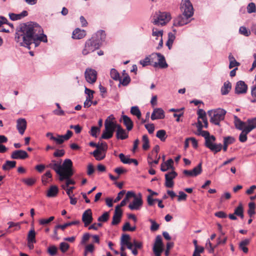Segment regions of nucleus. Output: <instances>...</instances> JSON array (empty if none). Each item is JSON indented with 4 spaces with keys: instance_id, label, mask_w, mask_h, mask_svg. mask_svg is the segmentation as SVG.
I'll list each match as a JSON object with an SVG mask.
<instances>
[{
    "instance_id": "f257e3e1",
    "label": "nucleus",
    "mask_w": 256,
    "mask_h": 256,
    "mask_svg": "<svg viewBox=\"0 0 256 256\" xmlns=\"http://www.w3.org/2000/svg\"><path fill=\"white\" fill-rule=\"evenodd\" d=\"M15 40L20 46L29 49L32 43L37 46L40 42H46L48 41L46 36L43 34L42 27L32 22L23 24L20 26V30L16 34Z\"/></svg>"
},
{
    "instance_id": "f03ea898",
    "label": "nucleus",
    "mask_w": 256,
    "mask_h": 256,
    "mask_svg": "<svg viewBox=\"0 0 256 256\" xmlns=\"http://www.w3.org/2000/svg\"><path fill=\"white\" fill-rule=\"evenodd\" d=\"M106 36L104 31H98L90 39L86 40L82 54L86 56L99 48L102 42L104 40Z\"/></svg>"
},
{
    "instance_id": "7ed1b4c3",
    "label": "nucleus",
    "mask_w": 256,
    "mask_h": 256,
    "mask_svg": "<svg viewBox=\"0 0 256 256\" xmlns=\"http://www.w3.org/2000/svg\"><path fill=\"white\" fill-rule=\"evenodd\" d=\"M114 118L112 115L109 116L104 122V130L103 131L101 138L108 140L112 138L116 130L117 124L113 122Z\"/></svg>"
},
{
    "instance_id": "20e7f679",
    "label": "nucleus",
    "mask_w": 256,
    "mask_h": 256,
    "mask_svg": "<svg viewBox=\"0 0 256 256\" xmlns=\"http://www.w3.org/2000/svg\"><path fill=\"white\" fill-rule=\"evenodd\" d=\"M73 174L72 162L70 159H66L61 165L59 180L63 181L64 178H70Z\"/></svg>"
},
{
    "instance_id": "39448f33",
    "label": "nucleus",
    "mask_w": 256,
    "mask_h": 256,
    "mask_svg": "<svg viewBox=\"0 0 256 256\" xmlns=\"http://www.w3.org/2000/svg\"><path fill=\"white\" fill-rule=\"evenodd\" d=\"M226 113V110L220 108L210 110L209 116L210 118V122L220 126V122L224 120Z\"/></svg>"
},
{
    "instance_id": "423d86ee",
    "label": "nucleus",
    "mask_w": 256,
    "mask_h": 256,
    "mask_svg": "<svg viewBox=\"0 0 256 256\" xmlns=\"http://www.w3.org/2000/svg\"><path fill=\"white\" fill-rule=\"evenodd\" d=\"M171 19V16L168 12H156L153 16L152 22L155 25L164 26Z\"/></svg>"
},
{
    "instance_id": "0eeeda50",
    "label": "nucleus",
    "mask_w": 256,
    "mask_h": 256,
    "mask_svg": "<svg viewBox=\"0 0 256 256\" xmlns=\"http://www.w3.org/2000/svg\"><path fill=\"white\" fill-rule=\"evenodd\" d=\"M72 136V132L71 130H68L66 134L64 135L56 134V137L53 136V134L50 132L46 134V136L52 140L56 142V144H61L65 140H68Z\"/></svg>"
},
{
    "instance_id": "6e6552de",
    "label": "nucleus",
    "mask_w": 256,
    "mask_h": 256,
    "mask_svg": "<svg viewBox=\"0 0 256 256\" xmlns=\"http://www.w3.org/2000/svg\"><path fill=\"white\" fill-rule=\"evenodd\" d=\"M182 12L188 16H192L194 14L193 6L190 0H182L180 4Z\"/></svg>"
},
{
    "instance_id": "1a4fd4ad",
    "label": "nucleus",
    "mask_w": 256,
    "mask_h": 256,
    "mask_svg": "<svg viewBox=\"0 0 256 256\" xmlns=\"http://www.w3.org/2000/svg\"><path fill=\"white\" fill-rule=\"evenodd\" d=\"M190 17L182 13V14H179L174 18L173 24L175 26H183L190 22Z\"/></svg>"
},
{
    "instance_id": "9d476101",
    "label": "nucleus",
    "mask_w": 256,
    "mask_h": 256,
    "mask_svg": "<svg viewBox=\"0 0 256 256\" xmlns=\"http://www.w3.org/2000/svg\"><path fill=\"white\" fill-rule=\"evenodd\" d=\"M85 78L86 80L90 83L94 84L97 78V72L93 69L87 68L85 72Z\"/></svg>"
},
{
    "instance_id": "9b49d317",
    "label": "nucleus",
    "mask_w": 256,
    "mask_h": 256,
    "mask_svg": "<svg viewBox=\"0 0 256 256\" xmlns=\"http://www.w3.org/2000/svg\"><path fill=\"white\" fill-rule=\"evenodd\" d=\"M82 220L86 227L89 226L92 222L93 218L91 209H87L84 212L82 215Z\"/></svg>"
},
{
    "instance_id": "f8f14e48",
    "label": "nucleus",
    "mask_w": 256,
    "mask_h": 256,
    "mask_svg": "<svg viewBox=\"0 0 256 256\" xmlns=\"http://www.w3.org/2000/svg\"><path fill=\"white\" fill-rule=\"evenodd\" d=\"M178 176L177 173L172 170L170 172H168L165 174L166 182L165 186L166 188H172L174 186V182L173 179H174Z\"/></svg>"
},
{
    "instance_id": "ddd939ff",
    "label": "nucleus",
    "mask_w": 256,
    "mask_h": 256,
    "mask_svg": "<svg viewBox=\"0 0 256 256\" xmlns=\"http://www.w3.org/2000/svg\"><path fill=\"white\" fill-rule=\"evenodd\" d=\"M116 137L118 140H126L128 137V132L118 124L116 130Z\"/></svg>"
},
{
    "instance_id": "4468645a",
    "label": "nucleus",
    "mask_w": 256,
    "mask_h": 256,
    "mask_svg": "<svg viewBox=\"0 0 256 256\" xmlns=\"http://www.w3.org/2000/svg\"><path fill=\"white\" fill-rule=\"evenodd\" d=\"M202 164L200 163L196 166L192 170H185L183 171V174L188 177H194L202 172Z\"/></svg>"
},
{
    "instance_id": "2eb2a0df",
    "label": "nucleus",
    "mask_w": 256,
    "mask_h": 256,
    "mask_svg": "<svg viewBox=\"0 0 256 256\" xmlns=\"http://www.w3.org/2000/svg\"><path fill=\"white\" fill-rule=\"evenodd\" d=\"M142 203V194H139L138 196L134 197L133 202L128 205V208L131 210H138L140 209Z\"/></svg>"
},
{
    "instance_id": "dca6fc26",
    "label": "nucleus",
    "mask_w": 256,
    "mask_h": 256,
    "mask_svg": "<svg viewBox=\"0 0 256 256\" xmlns=\"http://www.w3.org/2000/svg\"><path fill=\"white\" fill-rule=\"evenodd\" d=\"M153 251L154 254H161L162 252V236H157L153 247Z\"/></svg>"
},
{
    "instance_id": "f3484780",
    "label": "nucleus",
    "mask_w": 256,
    "mask_h": 256,
    "mask_svg": "<svg viewBox=\"0 0 256 256\" xmlns=\"http://www.w3.org/2000/svg\"><path fill=\"white\" fill-rule=\"evenodd\" d=\"M196 126L198 130L196 134L198 136H202L204 138V145L206 148H208V132L202 130L203 128H204V124H203L199 122L198 124H196Z\"/></svg>"
},
{
    "instance_id": "a211bd4d",
    "label": "nucleus",
    "mask_w": 256,
    "mask_h": 256,
    "mask_svg": "<svg viewBox=\"0 0 256 256\" xmlns=\"http://www.w3.org/2000/svg\"><path fill=\"white\" fill-rule=\"evenodd\" d=\"M248 86L246 83L242 80L238 82L235 88V92L236 94H243L246 92Z\"/></svg>"
},
{
    "instance_id": "6ab92c4d",
    "label": "nucleus",
    "mask_w": 256,
    "mask_h": 256,
    "mask_svg": "<svg viewBox=\"0 0 256 256\" xmlns=\"http://www.w3.org/2000/svg\"><path fill=\"white\" fill-rule=\"evenodd\" d=\"M122 215V210H119L118 207H116L114 216H112V225L115 226L118 224L120 222L121 218Z\"/></svg>"
},
{
    "instance_id": "aec40b11",
    "label": "nucleus",
    "mask_w": 256,
    "mask_h": 256,
    "mask_svg": "<svg viewBox=\"0 0 256 256\" xmlns=\"http://www.w3.org/2000/svg\"><path fill=\"white\" fill-rule=\"evenodd\" d=\"M165 117L164 112L161 108H155L151 115V119L154 120L158 119H163Z\"/></svg>"
},
{
    "instance_id": "412c9836",
    "label": "nucleus",
    "mask_w": 256,
    "mask_h": 256,
    "mask_svg": "<svg viewBox=\"0 0 256 256\" xmlns=\"http://www.w3.org/2000/svg\"><path fill=\"white\" fill-rule=\"evenodd\" d=\"M197 114L198 115L197 124H198L199 122L202 124V123H204V128H206L208 126V123L205 111L202 109H198L197 112Z\"/></svg>"
},
{
    "instance_id": "4be33fe9",
    "label": "nucleus",
    "mask_w": 256,
    "mask_h": 256,
    "mask_svg": "<svg viewBox=\"0 0 256 256\" xmlns=\"http://www.w3.org/2000/svg\"><path fill=\"white\" fill-rule=\"evenodd\" d=\"M28 157V153L23 150H16L13 152L11 154L12 159H25Z\"/></svg>"
},
{
    "instance_id": "5701e85b",
    "label": "nucleus",
    "mask_w": 256,
    "mask_h": 256,
    "mask_svg": "<svg viewBox=\"0 0 256 256\" xmlns=\"http://www.w3.org/2000/svg\"><path fill=\"white\" fill-rule=\"evenodd\" d=\"M157 60L158 62H154L153 64L154 67L159 66V67L162 68H164L168 67V64L166 62L164 56L160 53L158 54Z\"/></svg>"
},
{
    "instance_id": "b1692460",
    "label": "nucleus",
    "mask_w": 256,
    "mask_h": 256,
    "mask_svg": "<svg viewBox=\"0 0 256 256\" xmlns=\"http://www.w3.org/2000/svg\"><path fill=\"white\" fill-rule=\"evenodd\" d=\"M16 128L19 133L22 135L26 128V121L24 118H18L16 121Z\"/></svg>"
},
{
    "instance_id": "393cba45",
    "label": "nucleus",
    "mask_w": 256,
    "mask_h": 256,
    "mask_svg": "<svg viewBox=\"0 0 256 256\" xmlns=\"http://www.w3.org/2000/svg\"><path fill=\"white\" fill-rule=\"evenodd\" d=\"M86 36V32L84 30H80L79 28H76L72 34V38L74 39L79 40L82 38Z\"/></svg>"
},
{
    "instance_id": "a878e982",
    "label": "nucleus",
    "mask_w": 256,
    "mask_h": 256,
    "mask_svg": "<svg viewBox=\"0 0 256 256\" xmlns=\"http://www.w3.org/2000/svg\"><path fill=\"white\" fill-rule=\"evenodd\" d=\"M124 124L126 126L128 132L131 130L134 126V124L132 120L128 116L123 115L122 116Z\"/></svg>"
},
{
    "instance_id": "bb28decb",
    "label": "nucleus",
    "mask_w": 256,
    "mask_h": 256,
    "mask_svg": "<svg viewBox=\"0 0 256 256\" xmlns=\"http://www.w3.org/2000/svg\"><path fill=\"white\" fill-rule=\"evenodd\" d=\"M48 167L54 170L59 176L60 174L61 164L60 162H58L55 160H52L51 162L47 166Z\"/></svg>"
},
{
    "instance_id": "cd10ccee",
    "label": "nucleus",
    "mask_w": 256,
    "mask_h": 256,
    "mask_svg": "<svg viewBox=\"0 0 256 256\" xmlns=\"http://www.w3.org/2000/svg\"><path fill=\"white\" fill-rule=\"evenodd\" d=\"M222 146V144H216L210 142V138L209 137V149L214 153H216L221 150Z\"/></svg>"
},
{
    "instance_id": "c85d7f7f",
    "label": "nucleus",
    "mask_w": 256,
    "mask_h": 256,
    "mask_svg": "<svg viewBox=\"0 0 256 256\" xmlns=\"http://www.w3.org/2000/svg\"><path fill=\"white\" fill-rule=\"evenodd\" d=\"M58 188L56 186H52L48 190L46 196L49 198L55 197L58 194Z\"/></svg>"
},
{
    "instance_id": "c756f323",
    "label": "nucleus",
    "mask_w": 256,
    "mask_h": 256,
    "mask_svg": "<svg viewBox=\"0 0 256 256\" xmlns=\"http://www.w3.org/2000/svg\"><path fill=\"white\" fill-rule=\"evenodd\" d=\"M232 88V84L229 81L224 82V86L221 88V93L222 95L228 94Z\"/></svg>"
},
{
    "instance_id": "7c9ffc66",
    "label": "nucleus",
    "mask_w": 256,
    "mask_h": 256,
    "mask_svg": "<svg viewBox=\"0 0 256 256\" xmlns=\"http://www.w3.org/2000/svg\"><path fill=\"white\" fill-rule=\"evenodd\" d=\"M234 123L236 128L240 130H242L245 126L246 123L242 122L237 116H234Z\"/></svg>"
},
{
    "instance_id": "2f4dec72",
    "label": "nucleus",
    "mask_w": 256,
    "mask_h": 256,
    "mask_svg": "<svg viewBox=\"0 0 256 256\" xmlns=\"http://www.w3.org/2000/svg\"><path fill=\"white\" fill-rule=\"evenodd\" d=\"M16 161L6 160L5 164L2 166V168L4 170H8L16 167Z\"/></svg>"
},
{
    "instance_id": "473e14b6",
    "label": "nucleus",
    "mask_w": 256,
    "mask_h": 256,
    "mask_svg": "<svg viewBox=\"0 0 256 256\" xmlns=\"http://www.w3.org/2000/svg\"><path fill=\"white\" fill-rule=\"evenodd\" d=\"M234 213L236 216H240L241 218H244V208L242 203H240L238 206L236 208Z\"/></svg>"
},
{
    "instance_id": "72a5a7b5",
    "label": "nucleus",
    "mask_w": 256,
    "mask_h": 256,
    "mask_svg": "<svg viewBox=\"0 0 256 256\" xmlns=\"http://www.w3.org/2000/svg\"><path fill=\"white\" fill-rule=\"evenodd\" d=\"M21 181L27 186H31L36 184V180L34 178H22Z\"/></svg>"
},
{
    "instance_id": "f704fd0d",
    "label": "nucleus",
    "mask_w": 256,
    "mask_h": 256,
    "mask_svg": "<svg viewBox=\"0 0 256 256\" xmlns=\"http://www.w3.org/2000/svg\"><path fill=\"white\" fill-rule=\"evenodd\" d=\"M92 154L97 160H101L106 156L105 154H103L102 152L99 150H94L92 152Z\"/></svg>"
},
{
    "instance_id": "c9c22d12",
    "label": "nucleus",
    "mask_w": 256,
    "mask_h": 256,
    "mask_svg": "<svg viewBox=\"0 0 256 256\" xmlns=\"http://www.w3.org/2000/svg\"><path fill=\"white\" fill-rule=\"evenodd\" d=\"M130 113L132 115L136 116L138 119H141L142 114L138 106H132L130 109Z\"/></svg>"
},
{
    "instance_id": "e433bc0d",
    "label": "nucleus",
    "mask_w": 256,
    "mask_h": 256,
    "mask_svg": "<svg viewBox=\"0 0 256 256\" xmlns=\"http://www.w3.org/2000/svg\"><path fill=\"white\" fill-rule=\"evenodd\" d=\"M36 232L34 228H32L28 233L27 240L30 242H36Z\"/></svg>"
},
{
    "instance_id": "4c0bfd02",
    "label": "nucleus",
    "mask_w": 256,
    "mask_h": 256,
    "mask_svg": "<svg viewBox=\"0 0 256 256\" xmlns=\"http://www.w3.org/2000/svg\"><path fill=\"white\" fill-rule=\"evenodd\" d=\"M142 148L144 150H148L150 148V142L147 135L145 134L142 136Z\"/></svg>"
},
{
    "instance_id": "58836bf2",
    "label": "nucleus",
    "mask_w": 256,
    "mask_h": 256,
    "mask_svg": "<svg viewBox=\"0 0 256 256\" xmlns=\"http://www.w3.org/2000/svg\"><path fill=\"white\" fill-rule=\"evenodd\" d=\"M156 136L160 138L162 142L165 141L167 137L166 132L164 130H158L156 132Z\"/></svg>"
},
{
    "instance_id": "ea45409f",
    "label": "nucleus",
    "mask_w": 256,
    "mask_h": 256,
    "mask_svg": "<svg viewBox=\"0 0 256 256\" xmlns=\"http://www.w3.org/2000/svg\"><path fill=\"white\" fill-rule=\"evenodd\" d=\"M130 237L128 234H122L120 240V245H126L130 242Z\"/></svg>"
},
{
    "instance_id": "a19ab883",
    "label": "nucleus",
    "mask_w": 256,
    "mask_h": 256,
    "mask_svg": "<svg viewBox=\"0 0 256 256\" xmlns=\"http://www.w3.org/2000/svg\"><path fill=\"white\" fill-rule=\"evenodd\" d=\"M256 205L253 202H250L248 204V213L250 217H252L255 214Z\"/></svg>"
},
{
    "instance_id": "79ce46f5",
    "label": "nucleus",
    "mask_w": 256,
    "mask_h": 256,
    "mask_svg": "<svg viewBox=\"0 0 256 256\" xmlns=\"http://www.w3.org/2000/svg\"><path fill=\"white\" fill-rule=\"evenodd\" d=\"M52 175L50 170L47 171L42 176V180L44 184L46 185L48 182V179L51 178Z\"/></svg>"
},
{
    "instance_id": "37998d69",
    "label": "nucleus",
    "mask_w": 256,
    "mask_h": 256,
    "mask_svg": "<svg viewBox=\"0 0 256 256\" xmlns=\"http://www.w3.org/2000/svg\"><path fill=\"white\" fill-rule=\"evenodd\" d=\"M118 80L120 81V84H122L124 86H126L130 82V76L126 74V76H124V77L122 79L120 78V80Z\"/></svg>"
},
{
    "instance_id": "c03bdc74",
    "label": "nucleus",
    "mask_w": 256,
    "mask_h": 256,
    "mask_svg": "<svg viewBox=\"0 0 256 256\" xmlns=\"http://www.w3.org/2000/svg\"><path fill=\"white\" fill-rule=\"evenodd\" d=\"M110 75L111 78L115 80H120V76L118 72L114 68H112L110 70Z\"/></svg>"
},
{
    "instance_id": "a18cd8bd",
    "label": "nucleus",
    "mask_w": 256,
    "mask_h": 256,
    "mask_svg": "<svg viewBox=\"0 0 256 256\" xmlns=\"http://www.w3.org/2000/svg\"><path fill=\"white\" fill-rule=\"evenodd\" d=\"M100 129L98 126H92L90 132V135L96 138L98 134L100 132Z\"/></svg>"
},
{
    "instance_id": "49530a36",
    "label": "nucleus",
    "mask_w": 256,
    "mask_h": 256,
    "mask_svg": "<svg viewBox=\"0 0 256 256\" xmlns=\"http://www.w3.org/2000/svg\"><path fill=\"white\" fill-rule=\"evenodd\" d=\"M109 218V212H105L101 216L98 217V220L100 222H106L108 220Z\"/></svg>"
},
{
    "instance_id": "de8ad7c7",
    "label": "nucleus",
    "mask_w": 256,
    "mask_h": 256,
    "mask_svg": "<svg viewBox=\"0 0 256 256\" xmlns=\"http://www.w3.org/2000/svg\"><path fill=\"white\" fill-rule=\"evenodd\" d=\"M247 12L248 14L255 12H256V6L254 2H250L247 6Z\"/></svg>"
},
{
    "instance_id": "09e8293b",
    "label": "nucleus",
    "mask_w": 256,
    "mask_h": 256,
    "mask_svg": "<svg viewBox=\"0 0 256 256\" xmlns=\"http://www.w3.org/2000/svg\"><path fill=\"white\" fill-rule=\"evenodd\" d=\"M119 158L120 161L125 164H130V158L128 156H126L124 154L121 153L119 154Z\"/></svg>"
},
{
    "instance_id": "8fccbe9b",
    "label": "nucleus",
    "mask_w": 256,
    "mask_h": 256,
    "mask_svg": "<svg viewBox=\"0 0 256 256\" xmlns=\"http://www.w3.org/2000/svg\"><path fill=\"white\" fill-rule=\"evenodd\" d=\"M70 248V245L68 244L62 242L60 244V249L62 252L65 253Z\"/></svg>"
},
{
    "instance_id": "3c124183",
    "label": "nucleus",
    "mask_w": 256,
    "mask_h": 256,
    "mask_svg": "<svg viewBox=\"0 0 256 256\" xmlns=\"http://www.w3.org/2000/svg\"><path fill=\"white\" fill-rule=\"evenodd\" d=\"M84 92L87 94L86 98L92 100L94 92L87 88H85Z\"/></svg>"
},
{
    "instance_id": "603ef678",
    "label": "nucleus",
    "mask_w": 256,
    "mask_h": 256,
    "mask_svg": "<svg viewBox=\"0 0 256 256\" xmlns=\"http://www.w3.org/2000/svg\"><path fill=\"white\" fill-rule=\"evenodd\" d=\"M48 252L51 256H54L58 252V248L54 246H50L48 248Z\"/></svg>"
},
{
    "instance_id": "864d4df0",
    "label": "nucleus",
    "mask_w": 256,
    "mask_h": 256,
    "mask_svg": "<svg viewBox=\"0 0 256 256\" xmlns=\"http://www.w3.org/2000/svg\"><path fill=\"white\" fill-rule=\"evenodd\" d=\"M149 221L151 223V226L150 228L151 231L154 232L159 228L160 225L157 224L154 220L150 219Z\"/></svg>"
},
{
    "instance_id": "5fc2aeb1",
    "label": "nucleus",
    "mask_w": 256,
    "mask_h": 256,
    "mask_svg": "<svg viewBox=\"0 0 256 256\" xmlns=\"http://www.w3.org/2000/svg\"><path fill=\"white\" fill-rule=\"evenodd\" d=\"M54 217L53 216H52L48 219H46V218L40 219L39 220V223L41 225H46V224H49L52 221L54 220Z\"/></svg>"
},
{
    "instance_id": "6e6d98bb",
    "label": "nucleus",
    "mask_w": 256,
    "mask_h": 256,
    "mask_svg": "<svg viewBox=\"0 0 256 256\" xmlns=\"http://www.w3.org/2000/svg\"><path fill=\"white\" fill-rule=\"evenodd\" d=\"M239 32L240 34L246 36H248L250 34V32L244 26H240L239 29Z\"/></svg>"
},
{
    "instance_id": "4d7b16f0",
    "label": "nucleus",
    "mask_w": 256,
    "mask_h": 256,
    "mask_svg": "<svg viewBox=\"0 0 256 256\" xmlns=\"http://www.w3.org/2000/svg\"><path fill=\"white\" fill-rule=\"evenodd\" d=\"M152 35L154 36H156V39H158V38H162V30H157L154 28L152 29Z\"/></svg>"
},
{
    "instance_id": "13d9d810",
    "label": "nucleus",
    "mask_w": 256,
    "mask_h": 256,
    "mask_svg": "<svg viewBox=\"0 0 256 256\" xmlns=\"http://www.w3.org/2000/svg\"><path fill=\"white\" fill-rule=\"evenodd\" d=\"M70 128L71 129H74L75 131V132L77 134H80L82 130V127L80 126L79 124L70 125Z\"/></svg>"
},
{
    "instance_id": "bf43d9fd",
    "label": "nucleus",
    "mask_w": 256,
    "mask_h": 256,
    "mask_svg": "<svg viewBox=\"0 0 256 256\" xmlns=\"http://www.w3.org/2000/svg\"><path fill=\"white\" fill-rule=\"evenodd\" d=\"M144 126L149 134H152L154 132V126L153 124H146Z\"/></svg>"
},
{
    "instance_id": "052dcab7",
    "label": "nucleus",
    "mask_w": 256,
    "mask_h": 256,
    "mask_svg": "<svg viewBox=\"0 0 256 256\" xmlns=\"http://www.w3.org/2000/svg\"><path fill=\"white\" fill-rule=\"evenodd\" d=\"M187 198V194L184 192L180 191L178 192V200L180 202L182 200H186Z\"/></svg>"
},
{
    "instance_id": "680f3d73",
    "label": "nucleus",
    "mask_w": 256,
    "mask_h": 256,
    "mask_svg": "<svg viewBox=\"0 0 256 256\" xmlns=\"http://www.w3.org/2000/svg\"><path fill=\"white\" fill-rule=\"evenodd\" d=\"M114 172L118 175H120L126 173L127 172V170L126 169L122 167H118L114 170Z\"/></svg>"
},
{
    "instance_id": "e2e57ef3",
    "label": "nucleus",
    "mask_w": 256,
    "mask_h": 256,
    "mask_svg": "<svg viewBox=\"0 0 256 256\" xmlns=\"http://www.w3.org/2000/svg\"><path fill=\"white\" fill-rule=\"evenodd\" d=\"M158 53H154L148 56V58H150V63H152V64H151L152 66H153L154 62H155L154 60H157L158 57Z\"/></svg>"
},
{
    "instance_id": "0e129e2a",
    "label": "nucleus",
    "mask_w": 256,
    "mask_h": 256,
    "mask_svg": "<svg viewBox=\"0 0 256 256\" xmlns=\"http://www.w3.org/2000/svg\"><path fill=\"white\" fill-rule=\"evenodd\" d=\"M247 134L244 133L242 130L240 134L239 140L242 142H244L247 140Z\"/></svg>"
},
{
    "instance_id": "69168bd1",
    "label": "nucleus",
    "mask_w": 256,
    "mask_h": 256,
    "mask_svg": "<svg viewBox=\"0 0 256 256\" xmlns=\"http://www.w3.org/2000/svg\"><path fill=\"white\" fill-rule=\"evenodd\" d=\"M125 193H126V190H122L120 191L118 194L116 198L114 200V202L116 203V202H117L118 201H120L122 198L123 197V196H124Z\"/></svg>"
},
{
    "instance_id": "338daca9",
    "label": "nucleus",
    "mask_w": 256,
    "mask_h": 256,
    "mask_svg": "<svg viewBox=\"0 0 256 256\" xmlns=\"http://www.w3.org/2000/svg\"><path fill=\"white\" fill-rule=\"evenodd\" d=\"M234 142V138L232 136H227L224 138V142L229 145Z\"/></svg>"
},
{
    "instance_id": "774afa93",
    "label": "nucleus",
    "mask_w": 256,
    "mask_h": 256,
    "mask_svg": "<svg viewBox=\"0 0 256 256\" xmlns=\"http://www.w3.org/2000/svg\"><path fill=\"white\" fill-rule=\"evenodd\" d=\"M65 154L64 150H57L54 153V156L55 157H62Z\"/></svg>"
}]
</instances>
